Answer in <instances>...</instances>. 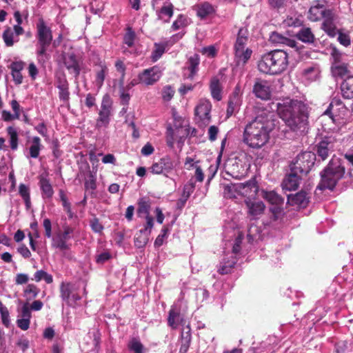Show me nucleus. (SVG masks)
Instances as JSON below:
<instances>
[{"mask_svg":"<svg viewBox=\"0 0 353 353\" xmlns=\"http://www.w3.org/2000/svg\"><path fill=\"white\" fill-rule=\"evenodd\" d=\"M273 116L271 112H263L248 123L243 132V142L252 148L263 146L275 126Z\"/></svg>","mask_w":353,"mask_h":353,"instance_id":"1","label":"nucleus"},{"mask_svg":"<svg viewBox=\"0 0 353 353\" xmlns=\"http://www.w3.org/2000/svg\"><path fill=\"white\" fill-rule=\"evenodd\" d=\"M279 117L292 131L304 132L308 123L307 105L298 100L284 99L276 104Z\"/></svg>","mask_w":353,"mask_h":353,"instance_id":"2","label":"nucleus"},{"mask_svg":"<svg viewBox=\"0 0 353 353\" xmlns=\"http://www.w3.org/2000/svg\"><path fill=\"white\" fill-rule=\"evenodd\" d=\"M288 64L287 52L284 50H276L262 56L258 68L265 74H277L284 71Z\"/></svg>","mask_w":353,"mask_h":353,"instance_id":"3","label":"nucleus"},{"mask_svg":"<svg viewBox=\"0 0 353 353\" xmlns=\"http://www.w3.org/2000/svg\"><path fill=\"white\" fill-rule=\"evenodd\" d=\"M45 230V236L51 239L52 248L59 249L61 251H65L70 249V244L68 243L73 235L74 229L68 225L63 226V230L52 232V223L49 219H45L43 222Z\"/></svg>","mask_w":353,"mask_h":353,"instance_id":"4","label":"nucleus"},{"mask_svg":"<svg viewBox=\"0 0 353 353\" xmlns=\"http://www.w3.org/2000/svg\"><path fill=\"white\" fill-rule=\"evenodd\" d=\"M345 168L338 159H332L327 167L321 173V181L319 185L321 190H332L343 176Z\"/></svg>","mask_w":353,"mask_h":353,"instance_id":"5","label":"nucleus"},{"mask_svg":"<svg viewBox=\"0 0 353 353\" xmlns=\"http://www.w3.org/2000/svg\"><path fill=\"white\" fill-rule=\"evenodd\" d=\"M37 37L38 39L37 49L38 61L44 63L50 58L46 51L52 42V34L50 28L47 26L43 19H39L37 23Z\"/></svg>","mask_w":353,"mask_h":353,"instance_id":"6","label":"nucleus"},{"mask_svg":"<svg viewBox=\"0 0 353 353\" xmlns=\"http://www.w3.org/2000/svg\"><path fill=\"white\" fill-rule=\"evenodd\" d=\"M258 186L255 179H252L245 183H239L232 184V185H226L224 188V196L228 198L234 197L233 192H237L239 194L248 197L256 196L258 192Z\"/></svg>","mask_w":353,"mask_h":353,"instance_id":"7","label":"nucleus"},{"mask_svg":"<svg viewBox=\"0 0 353 353\" xmlns=\"http://www.w3.org/2000/svg\"><path fill=\"white\" fill-rule=\"evenodd\" d=\"M60 296L66 305L72 307H77L81 299L79 294L78 288L74 284L64 282L60 285Z\"/></svg>","mask_w":353,"mask_h":353,"instance_id":"8","label":"nucleus"},{"mask_svg":"<svg viewBox=\"0 0 353 353\" xmlns=\"http://www.w3.org/2000/svg\"><path fill=\"white\" fill-rule=\"evenodd\" d=\"M316 155L309 151L299 154L292 166L294 172H299L301 174H307L314 163Z\"/></svg>","mask_w":353,"mask_h":353,"instance_id":"9","label":"nucleus"},{"mask_svg":"<svg viewBox=\"0 0 353 353\" xmlns=\"http://www.w3.org/2000/svg\"><path fill=\"white\" fill-rule=\"evenodd\" d=\"M112 101L108 94L103 97L99 117L96 121L97 128H105L109 125L112 112Z\"/></svg>","mask_w":353,"mask_h":353,"instance_id":"10","label":"nucleus"},{"mask_svg":"<svg viewBox=\"0 0 353 353\" xmlns=\"http://www.w3.org/2000/svg\"><path fill=\"white\" fill-rule=\"evenodd\" d=\"M211 103L207 99H201L195 108V119L200 127L208 125L211 119Z\"/></svg>","mask_w":353,"mask_h":353,"instance_id":"11","label":"nucleus"},{"mask_svg":"<svg viewBox=\"0 0 353 353\" xmlns=\"http://www.w3.org/2000/svg\"><path fill=\"white\" fill-rule=\"evenodd\" d=\"M162 75V70L158 65L145 69L139 75V81L146 85H153Z\"/></svg>","mask_w":353,"mask_h":353,"instance_id":"12","label":"nucleus"},{"mask_svg":"<svg viewBox=\"0 0 353 353\" xmlns=\"http://www.w3.org/2000/svg\"><path fill=\"white\" fill-rule=\"evenodd\" d=\"M182 37L183 34H177L172 36L169 40L163 41L159 43H155L151 54V60L153 62L158 61L165 52L166 48L172 46Z\"/></svg>","mask_w":353,"mask_h":353,"instance_id":"13","label":"nucleus"},{"mask_svg":"<svg viewBox=\"0 0 353 353\" xmlns=\"http://www.w3.org/2000/svg\"><path fill=\"white\" fill-rule=\"evenodd\" d=\"M61 59L68 72L74 74L75 77H78L80 73V66L74 52L73 51L63 52Z\"/></svg>","mask_w":353,"mask_h":353,"instance_id":"14","label":"nucleus"},{"mask_svg":"<svg viewBox=\"0 0 353 353\" xmlns=\"http://www.w3.org/2000/svg\"><path fill=\"white\" fill-rule=\"evenodd\" d=\"M253 93L262 100H268L271 97V85L266 80L257 79L253 85Z\"/></svg>","mask_w":353,"mask_h":353,"instance_id":"15","label":"nucleus"},{"mask_svg":"<svg viewBox=\"0 0 353 353\" xmlns=\"http://www.w3.org/2000/svg\"><path fill=\"white\" fill-rule=\"evenodd\" d=\"M334 147V140L331 137H325L316 145V153L323 161L325 160L333 152Z\"/></svg>","mask_w":353,"mask_h":353,"instance_id":"16","label":"nucleus"},{"mask_svg":"<svg viewBox=\"0 0 353 353\" xmlns=\"http://www.w3.org/2000/svg\"><path fill=\"white\" fill-rule=\"evenodd\" d=\"M299 172H294L291 168V172L287 175L282 182L283 190L292 191L297 189L300 184L301 176L298 174Z\"/></svg>","mask_w":353,"mask_h":353,"instance_id":"17","label":"nucleus"},{"mask_svg":"<svg viewBox=\"0 0 353 353\" xmlns=\"http://www.w3.org/2000/svg\"><path fill=\"white\" fill-rule=\"evenodd\" d=\"M336 17L334 14L331 11L328 10L327 14L323 18V22L322 23L323 29L327 33L330 37H334L338 32L336 24Z\"/></svg>","mask_w":353,"mask_h":353,"instance_id":"18","label":"nucleus"},{"mask_svg":"<svg viewBox=\"0 0 353 353\" xmlns=\"http://www.w3.org/2000/svg\"><path fill=\"white\" fill-rule=\"evenodd\" d=\"M309 202L305 192L301 191L294 194H290L288 196V203L297 208H305Z\"/></svg>","mask_w":353,"mask_h":353,"instance_id":"19","label":"nucleus"},{"mask_svg":"<svg viewBox=\"0 0 353 353\" xmlns=\"http://www.w3.org/2000/svg\"><path fill=\"white\" fill-rule=\"evenodd\" d=\"M245 203L249 216L255 219H258L265 209V205L262 201H252L250 199H246Z\"/></svg>","mask_w":353,"mask_h":353,"instance_id":"20","label":"nucleus"},{"mask_svg":"<svg viewBox=\"0 0 353 353\" xmlns=\"http://www.w3.org/2000/svg\"><path fill=\"white\" fill-rule=\"evenodd\" d=\"M270 40L273 43L285 45L295 51L300 50V47L294 40L287 38L278 32H272L270 37Z\"/></svg>","mask_w":353,"mask_h":353,"instance_id":"21","label":"nucleus"},{"mask_svg":"<svg viewBox=\"0 0 353 353\" xmlns=\"http://www.w3.org/2000/svg\"><path fill=\"white\" fill-rule=\"evenodd\" d=\"M150 205L148 201L142 199L139 202L137 210L138 215L140 217L145 219L148 228H152L154 225L153 218L150 216Z\"/></svg>","mask_w":353,"mask_h":353,"instance_id":"22","label":"nucleus"},{"mask_svg":"<svg viewBox=\"0 0 353 353\" xmlns=\"http://www.w3.org/2000/svg\"><path fill=\"white\" fill-rule=\"evenodd\" d=\"M39 187L41 190L42 196L43 198H52L54 194L52 186L46 174H41L39 177Z\"/></svg>","mask_w":353,"mask_h":353,"instance_id":"23","label":"nucleus"},{"mask_svg":"<svg viewBox=\"0 0 353 353\" xmlns=\"http://www.w3.org/2000/svg\"><path fill=\"white\" fill-rule=\"evenodd\" d=\"M152 228H148V225H145L143 229L140 230L139 232L136 234L134 237V245L136 247L141 248L148 243Z\"/></svg>","mask_w":353,"mask_h":353,"instance_id":"24","label":"nucleus"},{"mask_svg":"<svg viewBox=\"0 0 353 353\" xmlns=\"http://www.w3.org/2000/svg\"><path fill=\"white\" fill-rule=\"evenodd\" d=\"M249 41V31L245 28H241L239 30L236 39L234 44V50L246 48Z\"/></svg>","mask_w":353,"mask_h":353,"instance_id":"25","label":"nucleus"},{"mask_svg":"<svg viewBox=\"0 0 353 353\" xmlns=\"http://www.w3.org/2000/svg\"><path fill=\"white\" fill-rule=\"evenodd\" d=\"M329 10H326L323 5L317 4L312 6L308 12V18L312 21H316L320 20L321 18H324L325 15L327 14V12Z\"/></svg>","mask_w":353,"mask_h":353,"instance_id":"26","label":"nucleus"},{"mask_svg":"<svg viewBox=\"0 0 353 353\" xmlns=\"http://www.w3.org/2000/svg\"><path fill=\"white\" fill-rule=\"evenodd\" d=\"M200 63L199 56L197 54L191 55L186 63L185 68L190 72L188 78L192 79L199 70Z\"/></svg>","mask_w":353,"mask_h":353,"instance_id":"27","label":"nucleus"},{"mask_svg":"<svg viewBox=\"0 0 353 353\" xmlns=\"http://www.w3.org/2000/svg\"><path fill=\"white\" fill-rule=\"evenodd\" d=\"M234 50V58L238 65H245L250 59L252 50L248 48L236 49Z\"/></svg>","mask_w":353,"mask_h":353,"instance_id":"28","label":"nucleus"},{"mask_svg":"<svg viewBox=\"0 0 353 353\" xmlns=\"http://www.w3.org/2000/svg\"><path fill=\"white\" fill-rule=\"evenodd\" d=\"M42 148L41 139L39 137H34L31 141V145L28 149V153L26 154L28 159H37L39 157Z\"/></svg>","mask_w":353,"mask_h":353,"instance_id":"29","label":"nucleus"},{"mask_svg":"<svg viewBox=\"0 0 353 353\" xmlns=\"http://www.w3.org/2000/svg\"><path fill=\"white\" fill-rule=\"evenodd\" d=\"M24 63L21 61L13 62L10 65L11 74L15 84L19 85L23 82V76L21 73L23 69Z\"/></svg>","mask_w":353,"mask_h":353,"instance_id":"30","label":"nucleus"},{"mask_svg":"<svg viewBox=\"0 0 353 353\" xmlns=\"http://www.w3.org/2000/svg\"><path fill=\"white\" fill-rule=\"evenodd\" d=\"M262 197L265 199L271 205H283L284 199L279 195L275 191H262Z\"/></svg>","mask_w":353,"mask_h":353,"instance_id":"31","label":"nucleus"},{"mask_svg":"<svg viewBox=\"0 0 353 353\" xmlns=\"http://www.w3.org/2000/svg\"><path fill=\"white\" fill-rule=\"evenodd\" d=\"M342 95L345 99L353 98V76L348 77L341 85Z\"/></svg>","mask_w":353,"mask_h":353,"instance_id":"32","label":"nucleus"},{"mask_svg":"<svg viewBox=\"0 0 353 353\" xmlns=\"http://www.w3.org/2000/svg\"><path fill=\"white\" fill-rule=\"evenodd\" d=\"M296 37L303 43H312L314 41V35L309 28H302L297 33Z\"/></svg>","mask_w":353,"mask_h":353,"instance_id":"33","label":"nucleus"},{"mask_svg":"<svg viewBox=\"0 0 353 353\" xmlns=\"http://www.w3.org/2000/svg\"><path fill=\"white\" fill-rule=\"evenodd\" d=\"M319 74L320 70L316 65L309 66L303 71V77L309 81H316L319 78Z\"/></svg>","mask_w":353,"mask_h":353,"instance_id":"34","label":"nucleus"},{"mask_svg":"<svg viewBox=\"0 0 353 353\" xmlns=\"http://www.w3.org/2000/svg\"><path fill=\"white\" fill-rule=\"evenodd\" d=\"M173 14V6L170 3H165L158 12L159 18L165 22L169 21Z\"/></svg>","mask_w":353,"mask_h":353,"instance_id":"35","label":"nucleus"},{"mask_svg":"<svg viewBox=\"0 0 353 353\" xmlns=\"http://www.w3.org/2000/svg\"><path fill=\"white\" fill-rule=\"evenodd\" d=\"M231 259L226 261L225 259H223V261L221 262L218 272L221 274H225L230 272L232 268L234 266L236 263V259L233 256H231Z\"/></svg>","mask_w":353,"mask_h":353,"instance_id":"36","label":"nucleus"},{"mask_svg":"<svg viewBox=\"0 0 353 353\" xmlns=\"http://www.w3.org/2000/svg\"><path fill=\"white\" fill-rule=\"evenodd\" d=\"M214 12V8L211 4L205 2L197 6L196 13L198 17L204 19Z\"/></svg>","mask_w":353,"mask_h":353,"instance_id":"37","label":"nucleus"},{"mask_svg":"<svg viewBox=\"0 0 353 353\" xmlns=\"http://www.w3.org/2000/svg\"><path fill=\"white\" fill-rule=\"evenodd\" d=\"M210 88L212 97L218 101L221 100V84L219 80L217 78L214 77L211 80Z\"/></svg>","mask_w":353,"mask_h":353,"instance_id":"38","label":"nucleus"},{"mask_svg":"<svg viewBox=\"0 0 353 353\" xmlns=\"http://www.w3.org/2000/svg\"><path fill=\"white\" fill-rule=\"evenodd\" d=\"M347 65L343 62L341 63H332V72L335 77H343L347 73Z\"/></svg>","mask_w":353,"mask_h":353,"instance_id":"39","label":"nucleus"},{"mask_svg":"<svg viewBox=\"0 0 353 353\" xmlns=\"http://www.w3.org/2000/svg\"><path fill=\"white\" fill-rule=\"evenodd\" d=\"M7 132L10 138V148L12 150H16L18 148V132L16 128L10 126L7 128Z\"/></svg>","mask_w":353,"mask_h":353,"instance_id":"40","label":"nucleus"},{"mask_svg":"<svg viewBox=\"0 0 353 353\" xmlns=\"http://www.w3.org/2000/svg\"><path fill=\"white\" fill-rule=\"evenodd\" d=\"M283 205H271L269 211L274 221L279 220L284 215Z\"/></svg>","mask_w":353,"mask_h":353,"instance_id":"41","label":"nucleus"},{"mask_svg":"<svg viewBox=\"0 0 353 353\" xmlns=\"http://www.w3.org/2000/svg\"><path fill=\"white\" fill-rule=\"evenodd\" d=\"M19 192L21 196L23 199L26 207L28 208L30 206V189L25 184H20L19 187Z\"/></svg>","mask_w":353,"mask_h":353,"instance_id":"42","label":"nucleus"},{"mask_svg":"<svg viewBox=\"0 0 353 353\" xmlns=\"http://www.w3.org/2000/svg\"><path fill=\"white\" fill-rule=\"evenodd\" d=\"M3 39L7 46H12L14 42L18 41L15 39L14 32L10 28H7L3 33Z\"/></svg>","mask_w":353,"mask_h":353,"instance_id":"43","label":"nucleus"},{"mask_svg":"<svg viewBox=\"0 0 353 353\" xmlns=\"http://www.w3.org/2000/svg\"><path fill=\"white\" fill-rule=\"evenodd\" d=\"M168 324L173 329H176L179 323V313L172 308L169 312L168 319Z\"/></svg>","mask_w":353,"mask_h":353,"instance_id":"44","label":"nucleus"},{"mask_svg":"<svg viewBox=\"0 0 353 353\" xmlns=\"http://www.w3.org/2000/svg\"><path fill=\"white\" fill-rule=\"evenodd\" d=\"M35 281L39 282L44 280L47 283H51L53 281L52 276L44 270H38L34 274Z\"/></svg>","mask_w":353,"mask_h":353,"instance_id":"45","label":"nucleus"},{"mask_svg":"<svg viewBox=\"0 0 353 353\" xmlns=\"http://www.w3.org/2000/svg\"><path fill=\"white\" fill-rule=\"evenodd\" d=\"M128 348L134 353H143V345L141 341L137 339H132L129 342Z\"/></svg>","mask_w":353,"mask_h":353,"instance_id":"46","label":"nucleus"},{"mask_svg":"<svg viewBox=\"0 0 353 353\" xmlns=\"http://www.w3.org/2000/svg\"><path fill=\"white\" fill-rule=\"evenodd\" d=\"M159 161L164 172H169L175 167L174 161L169 157H163Z\"/></svg>","mask_w":353,"mask_h":353,"instance_id":"47","label":"nucleus"},{"mask_svg":"<svg viewBox=\"0 0 353 353\" xmlns=\"http://www.w3.org/2000/svg\"><path fill=\"white\" fill-rule=\"evenodd\" d=\"M175 93V90L173 87L170 85H165L162 88L161 90V97L164 101H170L174 94Z\"/></svg>","mask_w":353,"mask_h":353,"instance_id":"48","label":"nucleus"},{"mask_svg":"<svg viewBox=\"0 0 353 353\" xmlns=\"http://www.w3.org/2000/svg\"><path fill=\"white\" fill-rule=\"evenodd\" d=\"M0 314L2 321V323L6 327L10 325V314L8 308L0 301Z\"/></svg>","mask_w":353,"mask_h":353,"instance_id":"49","label":"nucleus"},{"mask_svg":"<svg viewBox=\"0 0 353 353\" xmlns=\"http://www.w3.org/2000/svg\"><path fill=\"white\" fill-rule=\"evenodd\" d=\"M303 21L299 17L288 16L284 20V24L289 27H299L302 25Z\"/></svg>","mask_w":353,"mask_h":353,"instance_id":"50","label":"nucleus"},{"mask_svg":"<svg viewBox=\"0 0 353 353\" xmlns=\"http://www.w3.org/2000/svg\"><path fill=\"white\" fill-rule=\"evenodd\" d=\"M190 343V334L189 332L186 333V335L184 336L182 333L181 335V345L179 349L180 353H186L189 349Z\"/></svg>","mask_w":353,"mask_h":353,"instance_id":"51","label":"nucleus"},{"mask_svg":"<svg viewBox=\"0 0 353 353\" xmlns=\"http://www.w3.org/2000/svg\"><path fill=\"white\" fill-rule=\"evenodd\" d=\"M135 39V33L131 28H128L124 35L123 41L128 46L132 47Z\"/></svg>","mask_w":353,"mask_h":353,"instance_id":"52","label":"nucleus"},{"mask_svg":"<svg viewBox=\"0 0 353 353\" xmlns=\"http://www.w3.org/2000/svg\"><path fill=\"white\" fill-rule=\"evenodd\" d=\"M107 72L106 67L101 66V69L97 72L96 84L99 88H101L103 84V81Z\"/></svg>","mask_w":353,"mask_h":353,"instance_id":"53","label":"nucleus"},{"mask_svg":"<svg viewBox=\"0 0 353 353\" xmlns=\"http://www.w3.org/2000/svg\"><path fill=\"white\" fill-rule=\"evenodd\" d=\"M85 188L86 190H94L97 188L96 176L90 173L85 181Z\"/></svg>","mask_w":353,"mask_h":353,"instance_id":"54","label":"nucleus"},{"mask_svg":"<svg viewBox=\"0 0 353 353\" xmlns=\"http://www.w3.org/2000/svg\"><path fill=\"white\" fill-rule=\"evenodd\" d=\"M188 24V20L187 19L180 15L176 21H174L172 26V28L173 30H179L185 26H186Z\"/></svg>","mask_w":353,"mask_h":353,"instance_id":"55","label":"nucleus"},{"mask_svg":"<svg viewBox=\"0 0 353 353\" xmlns=\"http://www.w3.org/2000/svg\"><path fill=\"white\" fill-rule=\"evenodd\" d=\"M259 233V228L254 224H250L248 229L247 237L249 242H252L254 240L256 236Z\"/></svg>","mask_w":353,"mask_h":353,"instance_id":"56","label":"nucleus"},{"mask_svg":"<svg viewBox=\"0 0 353 353\" xmlns=\"http://www.w3.org/2000/svg\"><path fill=\"white\" fill-rule=\"evenodd\" d=\"M103 9V3L99 0H92L90 2V10L94 14L100 13Z\"/></svg>","mask_w":353,"mask_h":353,"instance_id":"57","label":"nucleus"},{"mask_svg":"<svg viewBox=\"0 0 353 353\" xmlns=\"http://www.w3.org/2000/svg\"><path fill=\"white\" fill-rule=\"evenodd\" d=\"M32 317L30 305L28 303H24L20 310L19 318L30 319Z\"/></svg>","mask_w":353,"mask_h":353,"instance_id":"58","label":"nucleus"},{"mask_svg":"<svg viewBox=\"0 0 353 353\" xmlns=\"http://www.w3.org/2000/svg\"><path fill=\"white\" fill-rule=\"evenodd\" d=\"M24 293L31 298H35L39 293V289L34 284H28L24 290Z\"/></svg>","mask_w":353,"mask_h":353,"instance_id":"59","label":"nucleus"},{"mask_svg":"<svg viewBox=\"0 0 353 353\" xmlns=\"http://www.w3.org/2000/svg\"><path fill=\"white\" fill-rule=\"evenodd\" d=\"M337 33L339 34V36H338L339 42L341 45H343L345 47L349 46L351 43L350 35L347 33H343V32H339V31Z\"/></svg>","mask_w":353,"mask_h":353,"instance_id":"60","label":"nucleus"},{"mask_svg":"<svg viewBox=\"0 0 353 353\" xmlns=\"http://www.w3.org/2000/svg\"><path fill=\"white\" fill-rule=\"evenodd\" d=\"M174 130L171 127H170L168 128L166 132V143L169 147L172 148L174 146Z\"/></svg>","mask_w":353,"mask_h":353,"instance_id":"61","label":"nucleus"},{"mask_svg":"<svg viewBox=\"0 0 353 353\" xmlns=\"http://www.w3.org/2000/svg\"><path fill=\"white\" fill-rule=\"evenodd\" d=\"M243 240V234H239L232 245V254H237L239 253L241 250V244Z\"/></svg>","mask_w":353,"mask_h":353,"instance_id":"62","label":"nucleus"},{"mask_svg":"<svg viewBox=\"0 0 353 353\" xmlns=\"http://www.w3.org/2000/svg\"><path fill=\"white\" fill-rule=\"evenodd\" d=\"M90 227L96 233H101L103 230V226L100 223L97 218H94L90 221Z\"/></svg>","mask_w":353,"mask_h":353,"instance_id":"63","label":"nucleus"},{"mask_svg":"<svg viewBox=\"0 0 353 353\" xmlns=\"http://www.w3.org/2000/svg\"><path fill=\"white\" fill-rule=\"evenodd\" d=\"M217 48L214 46H209L202 49L201 52L209 57H214L217 53Z\"/></svg>","mask_w":353,"mask_h":353,"instance_id":"64","label":"nucleus"}]
</instances>
